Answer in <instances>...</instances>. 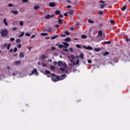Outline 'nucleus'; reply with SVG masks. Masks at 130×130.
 Segmentation results:
<instances>
[{"label": "nucleus", "instance_id": "1", "mask_svg": "<svg viewBox=\"0 0 130 130\" xmlns=\"http://www.w3.org/2000/svg\"><path fill=\"white\" fill-rule=\"evenodd\" d=\"M66 76L67 75L66 74H63L61 75V76H58L53 73H52L50 75H47V77L48 78H51L53 82H57L58 81H61L64 79H66L65 77H66Z\"/></svg>", "mask_w": 130, "mask_h": 130}, {"label": "nucleus", "instance_id": "2", "mask_svg": "<svg viewBox=\"0 0 130 130\" xmlns=\"http://www.w3.org/2000/svg\"><path fill=\"white\" fill-rule=\"evenodd\" d=\"M1 34L2 37H7L9 34V31L6 28L3 29L1 30Z\"/></svg>", "mask_w": 130, "mask_h": 130}, {"label": "nucleus", "instance_id": "3", "mask_svg": "<svg viewBox=\"0 0 130 130\" xmlns=\"http://www.w3.org/2000/svg\"><path fill=\"white\" fill-rule=\"evenodd\" d=\"M68 58L71 62H74V59H76V57L73 54H71L70 56H69Z\"/></svg>", "mask_w": 130, "mask_h": 130}, {"label": "nucleus", "instance_id": "4", "mask_svg": "<svg viewBox=\"0 0 130 130\" xmlns=\"http://www.w3.org/2000/svg\"><path fill=\"white\" fill-rule=\"evenodd\" d=\"M35 74L36 76H38V72L37 71V69H35L32 70L31 73L29 75V76H32V75Z\"/></svg>", "mask_w": 130, "mask_h": 130}, {"label": "nucleus", "instance_id": "5", "mask_svg": "<svg viewBox=\"0 0 130 130\" xmlns=\"http://www.w3.org/2000/svg\"><path fill=\"white\" fill-rule=\"evenodd\" d=\"M54 16V15H50L49 14H48L45 17V19H46V20H49L50 18H53Z\"/></svg>", "mask_w": 130, "mask_h": 130}, {"label": "nucleus", "instance_id": "6", "mask_svg": "<svg viewBox=\"0 0 130 130\" xmlns=\"http://www.w3.org/2000/svg\"><path fill=\"white\" fill-rule=\"evenodd\" d=\"M103 34V32L102 30H100L98 31V34L96 36V38H99V37H101Z\"/></svg>", "mask_w": 130, "mask_h": 130}, {"label": "nucleus", "instance_id": "7", "mask_svg": "<svg viewBox=\"0 0 130 130\" xmlns=\"http://www.w3.org/2000/svg\"><path fill=\"white\" fill-rule=\"evenodd\" d=\"M82 47L84 48L85 49H87V50H92L93 49V48L90 46H88L86 47V46H82Z\"/></svg>", "mask_w": 130, "mask_h": 130}, {"label": "nucleus", "instance_id": "8", "mask_svg": "<svg viewBox=\"0 0 130 130\" xmlns=\"http://www.w3.org/2000/svg\"><path fill=\"white\" fill-rule=\"evenodd\" d=\"M62 44H64L63 48L67 49L69 46H70V45H69V43H66V42H62Z\"/></svg>", "mask_w": 130, "mask_h": 130}, {"label": "nucleus", "instance_id": "9", "mask_svg": "<svg viewBox=\"0 0 130 130\" xmlns=\"http://www.w3.org/2000/svg\"><path fill=\"white\" fill-rule=\"evenodd\" d=\"M24 56H25V53L23 52H21L19 54V57H20V58H23Z\"/></svg>", "mask_w": 130, "mask_h": 130}, {"label": "nucleus", "instance_id": "10", "mask_svg": "<svg viewBox=\"0 0 130 130\" xmlns=\"http://www.w3.org/2000/svg\"><path fill=\"white\" fill-rule=\"evenodd\" d=\"M11 13H12L14 15H18L19 14V11L18 10H16V11H11Z\"/></svg>", "mask_w": 130, "mask_h": 130}, {"label": "nucleus", "instance_id": "11", "mask_svg": "<svg viewBox=\"0 0 130 130\" xmlns=\"http://www.w3.org/2000/svg\"><path fill=\"white\" fill-rule=\"evenodd\" d=\"M57 64H58V67H61V66H62V64H63V62H62L61 61H58Z\"/></svg>", "mask_w": 130, "mask_h": 130}, {"label": "nucleus", "instance_id": "12", "mask_svg": "<svg viewBox=\"0 0 130 130\" xmlns=\"http://www.w3.org/2000/svg\"><path fill=\"white\" fill-rule=\"evenodd\" d=\"M68 13V14H70V15H73V14H74V11L73 10H69Z\"/></svg>", "mask_w": 130, "mask_h": 130}, {"label": "nucleus", "instance_id": "13", "mask_svg": "<svg viewBox=\"0 0 130 130\" xmlns=\"http://www.w3.org/2000/svg\"><path fill=\"white\" fill-rule=\"evenodd\" d=\"M68 70L69 71V74H70V73H72V72H73V67H69L68 68Z\"/></svg>", "mask_w": 130, "mask_h": 130}, {"label": "nucleus", "instance_id": "14", "mask_svg": "<svg viewBox=\"0 0 130 130\" xmlns=\"http://www.w3.org/2000/svg\"><path fill=\"white\" fill-rule=\"evenodd\" d=\"M64 41H66V42H70V41H71V38H67L64 39Z\"/></svg>", "mask_w": 130, "mask_h": 130}, {"label": "nucleus", "instance_id": "15", "mask_svg": "<svg viewBox=\"0 0 130 130\" xmlns=\"http://www.w3.org/2000/svg\"><path fill=\"white\" fill-rule=\"evenodd\" d=\"M41 36H48V33H45V32H42L41 34Z\"/></svg>", "mask_w": 130, "mask_h": 130}, {"label": "nucleus", "instance_id": "16", "mask_svg": "<svg viewBox=\"0 0 130 130\" xmlns=\"http://www.w3.org/2000/svg\"><path fill=\"white\" fill-rule=\"evenodd\" d=\"M94 51H95V52H99V51H100V48H94Z\"/></svg>", "mask_w": 130, "mask_h": 130}, {"label": "nucleus", "instance_id": "17", "mask_svg": "<svg viewBox=\"0 0 130 130\" xmlns=\"http://www.w3.org/2000/svg\"><path fill=\"white\" fill-rule=\"evenodd\" d=\"M55 14L56 15H59L60 14V11L59 10H56L55 12Z\"/></svg>", "mask_w": 130, "mask_h": 130}, {"label": "nucleus", "instance_id": "18", "mask_svg": "<svg viewBox=\"0 0 130 130\" xmlns=\"http://www.w3.org/2000/svg\"><path fill=\"white\" fill-rule=\"evenodd\" d=\"M49 6L52 7H55V3H50Z\"/></svg>", "mask_w": 130, "mask_h": 130}, {"label": "nucleus", "instance_id": "19", "mask_svg": "<svg viewBox=\"0 0 130 130\" xmlns=\"http://www.w3.org/2000/svg\"><path fill=\"white\" fill-rule=\"evenodd\" d=\"M105 6H107L106 4H102L100 6V8L101 9H104V8H105Z\"/></svg>", "mask_w": 130, "mask_h": 130}, {"label": "nucleus", "instance_id": "20", "mask_svg": "<svg viewBox=\"0 0 130 130\" xmlns=\"http://www.w3.org/2000/svg\"><path fill=\"white\" fill-rule=\"evenodd\" d=\"M3 21H4L5 25H6V26H8V22H7L6 18L4 19Z\"/></svg>", "mask_w": 130, "mask_h": 130}, {"label": "nucleus", "instance_id": "21", "mask_svg": "<svg viewBox=\"0 0 130 130\" xmlns=\"http://www.w3.org/2000/svg\"><path fill=\"white\" fill-rule=\"evenodd\" d=\"M51 74V73L50 72V71H48V70H45V75H48Z\"/></svg>", "mask_w": 130, "mask_h": 130}, {"label": "nucleus", "instance_id": "22", "mask_svg": "<svg viewBox=\"0 0 130 130\" xmlns=\"http://www.w3.org/2000/svg\"><path fill=\"white\" fill-rule=\"evenodd\" d=\"M80 57H81V59H84V53H81Z\"/></svg>", "mask_w": 130, "mask_h": 130}, {"label": "nucleus", "instance_id": "23", "mask_svg": "<svg viewBox=\"0 0 130 130\" xmlns=\"http://www.w3.org/2000/svg\"><path fill=\"white\" fill-rule=\"evenodd\" d=\"M58 36V35H56V36L52 37L51 38V40H53V39H55L57 38Z\"/></svg>", "mask_w": 130, "mask_h": 130}, {"label": "nucleus", "instance_id": "24", "mask_svg": "<svg viewBox=\"0 0 130 130\" xmlns=\"http://www.w3.org/2000/svg\"><path fill=\"white\" fill-rule=\"evenodd\" d=\"M46 57V56H45V55L43 54L41 56V59H44V58H45Z\"/></svg>", "mask_w": 130, "mask_h": 130}, {"label": "nucleus", "instance_id": "25", "mask_svg": "<svg viewBox=\"0 0 130 130\" xmlns=\"http://www.w3.org/2000/svg\"><path fill=\"white\" fill-rule=\"evenodd\" d=\"M20 63H21V61H16L15 62V64L16 66H18V64H20Z\"/></svg>", "mask_w": 130, "mask_h": 130}, {"label": "nucleus", "instance_id": "26", "mask_svg": "<svg viewBox=\"0 0 130 130\" xmlns=\"http://www.w3.org/2000/svg\"><path fill=\"white\" fill-rule=\"evenodd\" d=\"M126 9V6H124L122 8H121V11L122 12L125 11V9Z\"/></svg>", "mask_w": 130, "mask_h": 130}, {"label": "nucleus", "instance_id": "27", "mask_svg": "<svg viewBox=\"0 0 130 130\" xmlns=\"http://www.w3.org/2000/svg\"><path fill=\"white\" fill-rule=\"evenodd\" d=\"M81 38H82V39H86V38H87V36L84 35H82L81 36Z\"/></svg>", "mask_w": 130, "mask_h": 130}, {"label": "nucleus", "instance_id": "28", "mask_svg": "<svg viewBox=\"0 0 130 130\" xmlns=\"http://www.w3.org/2000/svg\"><path fill=\"white\" fill-rule=\"evenodd\" d=\"M65 34H66V35H67V36H70V32H69V31L66 30V31H65Z\"/></svg>", "mask_w": 130, "mask_h": 130}, {"label": "nucleus", "instance_id": "29", "mask_svg": "<svg viewBox=\"0 0 130 130\" xmlns=\"http://www.w3.org/2000/svg\"><path fill=\"white\" fill-rule=\"evenodd\" d=\"M23 36H24V32H21V34L20 35L18 36V37L21 38V37H23Z\"/></svg>", "mask_w": 130, "mask_h": 130}, {"label": "nucleus", "instance_id": "30", "mask_svg": "<svg viewBox=\"0 0 130 130\" xmlns=\"http://www.w3.org/2000/svg\"><path fill=\"white\" fill-rule=\"evenodd\" d=\"M40 7L38 5L35 6L34 8V10H38L39 9Z\"/></svg>", "mask_w": 130, "mask_h": 130}, {"label": "nucleus", "instance_id": "31", "mask_svg": "<svg viewBox=\"0 0 130 130\" xmlns=\"http://www.w3.org/2000/svg\"><path fill=\"white\" fill-rule=\"evenodd\" d=\"M24 24V22H23V21H20V22H19V25H20V26H21V27L22 26H23V25Z\"/></svg>", "mask_w": 130, "mask_h": 130}, {"label": "nucleus", "instance_id": "32", "mask_svg": "<svg viewBox=\"0 0 130 130\" xmlns=\"http://www.w3.org/2000/svg\"><path fill=\"white\" fill-rule=\"evenodd\" d=\"M62 66H63L64 68H68V65H67V63L64 62H63V64Z\"/></svg>", "mask_w": 130, "mask_h": 130}, {"label": "nucleus", "instance_id": "33", "mask_svg": "<svg viewBox=\"0 0 130 130\" xmlns=\"http://www.w3.org/2000/svg\"><path fill=\"white\" fill-rule=\"evenodd\" d=\"M58 48H63V45L62 44H60L58 46Z\"/></svg>", "mask_w": 130, "mask_h": 130}, {"label": "nucleus", "instance_id": "34", "mask_svg": "<svg viewBox=\"0 0 130 130\" xmlns=\"http://www.w3.org/2000/svg\"><path fill=\"white\" fill-rule=\"evenodd\" d=\"M58 24H62V20L61 19H59L58 20Z\"/></svg>", "mask_w": 130, "mask_h": 130}, {"label": "nucleus", "instance_id": "35", "mask_svg": "<svg viewBox=\"0 0 130 130\" xmlns=\"http://www.w3.org/2000/svg\"><path fill=\"white\" fill-rule=\"evenodd\" d=\"M16 43H20V42H21V40H20L19 39H17L16 40Z\"/></svg>", "mask_w": 130, "mask_h": 130}, {"label": "nucleus", "instance_id": "36", "mask_svg": "<svg viewBox=\"0 0 130 130\" xmlns=\"http://www.w3.org/2000/svg\"><path fill=\"white\" fill-rule=\"evenodd\" d=\"M108 54H109V52H105V53H104V56H106V55H108Z\"/></svg>", "mask_w": 130, "mask_h": 130}, {"label": "nucleus", "instance_id": "37", "mask_svg": "<svg viewBox=\"0 0 130 130\" xmlns=\"http://www.w3.org/2000/svg\"><path fill=\"white\" fill-rule=\"evenodd\" d=\"M51 69L52 70V71L55 70V67L53 66H51Z\"/></svg>", "mask_w": 130, "mask_h": 130}, {"label": "nucleus", "instance_id": "38", "mask_svg": "<svg viewBox=\"0 0 130 130\" xmlns=\"http://www.w3.org/2000/svg\"><path fill=\"white\" fill-rule=\"evenodd\" d=\"M10 47H11V43H9V44L8 45V46H7V48L8 50H9V49H10Z\"/></svg>", "mask_w": 130, "mask_h": 130}, {"label": "nucleus", "instance_id": "39", "mask_svg": "<svg viewBox=\"0 0 130 130\" xmlns=\"http://www.w3.org/2000/svg\"><path fill=\"white\" fill-rule=\"evenodd\" d=\"M110 22L111 24H114L115 23V21H114V20H111Z\"/></svg>", "mask_w": 130, "mask_h": 130}, {"label": "nucleus", "instance_id": "40", "mask_svg": "<svg viewBox=\"0 0 130 130\" xmlns=\"http://www.w3.org/2000/svg\"><path fill=\"white\" fill-rule=\"evenodd\" d=\"M105 44H111V42L110 41L105 42Z\"/></svg>", "mask_w": 130, "mask_h": 130}, {"label": "nucleus", "instance_id": "41", "mask_svg": "<svg viewBox=\"0 0 130 130\" xmlns=\"http://www.w3.org/2000/svg\"><path fill=\"white\" fill-rule=\"evenodd\" d=\"M88 22L90 23L91 24H93V23H94V21H93L91 19H88Z\"/></svg>", "mask_w": 130, "mask_h": 130}, {"label": "nucleus", "instance_id": "42", "mask_svg": "<svg viewBox=\"0 0 130 130\" xmlns=\"http://www.w3.org/2000/svg\"><path fill=\"white\" fill-rule=\"evenodd\" d=\"M60 70L61 71V72H64L66 71V69L63 68H60Z\"/></svg>", "mask_w": 130, "mask_h": 130}, {"label": "nucleus", "instance_id": "43", "mask_svg": "<svg viewBox=\"0 0 130 130\" xmlns=\"http://www.w3.org/2000/svg\"><path fill=\"white\" fill-rule=\"evenodd\" d=\"M51 31H52V28L51 27L48 28V32H51Z\"/></svg>", "mask_w": 130, "mask_h": 130}, {"label": "nucleus", "instance_id": "44", "mask_svg": "<svg viewBox=\"0 0 130 130\" xmlns=\"http://www.w3.org/2000/svg\"><path fill=\"white\" fill-rule=\"evenodd\" d=\"M76 46V47H77V48H81V47H82V46H81V45L79 44H77Z\"/></svg>", "mask_w": 130, "mask_h": 130}, {"label": "nucleus", "instance_id": "45", "mask_svg": "<svg viewBox=\"0 0 130 130\" xmlns=\"http://www.w3.org/2000/svg\"><path fill=\"white\" fill-rule=\"evenodd\" d=\"M99 15H103V11H99Z\"/></svg>", "mask_w": 130, "mask_h": 130}, {"label": "nucleus", "instance_id": "46", "mask_svg": "<svg viewBox=\"0 0 130 130\" xmlns=\"http://www.w3.org/2000/svg\"><path fill=\"white\" fill-rule=\"evenodd\" d=\"M17 46L18 48H21V47H22V45H21V44H18Z\"/></svg>", "mask_w": 130, "mask_h": 130}, {"label": "nucleus", "instance_id": "47", "mask_svg": "<svg viewBox=\"0 0 130 130\" xmlns=\"http://www.w3.org/2000/svg\"><path fill=\"white\" fill-rule=\"evenodd\" d=\"M80 60H79V59H77L76 60V64H79V62Z\"/></svg>", "mask_w": 130, "mask_h": 130}, {"label": "nucleus", "instance_id": "48", "mask_svg": "<svg viewBox=\"0 0 130 130\" xmlns=\"http://www.w3.org/2000/svg\"><path fill=\"white\" fill-rule=\"evenodd\" d=\"M25 35H26V36H27V37H29L31 36V35H30V34H29V33H26V34H25Z\"/></svg>", "mask_w": 130, "mask_h": 130}, {"label": "nucleus", "instance_id": "49", "mask_svg": "<svg viewBox=\"0 0 130 130\" xmlns=\"http://www.w3.org/2000/svg\"><path fill=\"white\" fill-rule=\"evenodd\" d=\"M54 55H55V56H58V53L54 52Z\"/></svg>", "mask_w": 130, "mask_h": 130}, {"label": "nucleus", "instance_id": "50", "mask_svg": "<svg viewBox=\"0 0 130 130\" xmlns=\"http://www.w3.org/2000/svg\"><path fill=\"white\" fill-rule=\"evenodd\" d=\"M63 51H65V52H69V50L66 49H63Z\"/></svg>", "mask_w": 130, "mask_h": 130}, {"label": "nucleus", "instance_id": "51", "mask_svg": "<svg viewBox=\"0 0 130 130\" xmlns=\"http://www.w3.org/2000/svg\"><path fill=\"white\" fill-rule=\"evenodd\" d=\"M51 50H55L56 48H55V47H52L51 48Z\"/></svg>", "mask_w": 130, "mask_h": 130}, {"label": "nucleus", "instance_id": "52", "mask_svg": "<svg viewBox=\"0 0 130 130\" xmlns=\"http://www.w3.org/2000/svg\"><path fill=\"white\" fill-rule=\"evenodd\" d=\"M8 7H9V8H11L12 7H13V5L12 4H8Z\"/></svg>", "mask_w": 130, "mask_h": 130}, {"label": "nucleus", "instance_id": "53", "mask_svg": "<svg viewBox=\"0 0 130 130\" xmlns=\"http://www.w3.org/2000/svg\"><path fill=\"white\" fill-rule=\"evenodd\" d=\"M17 50H18V49L17 48V47H15L14 49V52H17Z\"/></svg>", "mask_w": 130, "mask_h": 130}, {"label": "nucleus", "instance_id": "54", "mask_svg": "<svg viewBox=\"0 0 130 130\" xmlns=\"http://www.w3.org/2000/svg\"><path fill=\"white\" fill-rule=\"evenodd\" d=\"M10 41H15V38H10Z\"/></svg>", "mask_w": 130, "mask_h": 130}, {"label": "nucleus", "instance_id": "55", "mask_svg": "<svg viewBox=\"0 0 130 130\" xmlns=\"http://www.w3.org/2000/svg\"><path fill=\"white\" fill-rule=\"evenodd\" d=\"M88 63H92V60L91 59L88 60Z\"/></svg>", "mask_w": 130, "mask_h": 130}, {"label": "nucleus", "instance_id": "56", "mask_svg": "<svg viewBox=\"0 0 130 130\" xmlns=\"http://www.w3.org/2000/svg\"><path fill=\"white\" fill-rule=\"evenodd\" d=\"M59 18H63V15L62 14H59Z\"/></svg>", "mask_w": 130, "mask_h": 130}, {"label": "nucleus", "instance_id": "57", "mask_svg": "<svg viewBox=\"0 0 130 130\" xmlns=\"http://www.w3.org/2000/svg\"><path fill=\"white\" fill-rule=\"evenodd\" d=\"M17 29H18L17 27H13L12 28L13 31H15V30H17Z\"/></svg>", "mask_w": 130, "mask_h": 130}, {"label": "nucleus", "instance_id": "58", "mask_svg": "<svg viewBox=\"0 0 130 130\" xmlns=\"http://www.w3.org/2000/svg\"><path fill=\"white\" fill-rule=\"evenodd\" d=\"M73 62V67H75V64H76V62H75V61H73V62Z\"/></svg>", "mask_w": 130, "mask_h": 130}, {"label": "nucleus", "instance_id": "59", "mask_svg": "<svg viewBox=\"0 0 130 130\" xmlns=\"http://www.w3.org/2000/svg\"><path fill=\"white\" fill-rule=\"evenodd\" d=\"M126 42H129V41H130V39L129 38H126Z\"/></svg>", "mask_w": 130, "mask_h": 130}, {"label": "nucleus", "instance_id": "60", "mask_svg": "<svg viewBox=\"0 0 130 130\" xmlns=\"http://www.w3.org/2000/svg\"><path fill=\"white\" fill-rule=\"evenodd\" d=\"M14 57H16L18 56V53H15L13 55Z\"/></svg>", "mask_w": 130, "mask_h": 130}, {"label": "nucleus", "instance_id": "61", "mask_svg": "<svg viewBox=\"0 0 130 130\" xmlns=\"http://www.w3.org/2000/svg\"><path fill=\"white\" fill-rule=\"evenodd\" d=\"M53 64H54V66H56V65L57 64V62H56V61H54V62H53Z\"/></svg>", "mask_w": 130, "mask_h": 130}, {"label": "nucleus", "instance_id": "62", "mask_svg": "<svg viewBox=\"0 0 130 130\" xmlns=\"http://www.w3.org/2000/svg\"><path fill=\"white\" fill-rule=\"evenodd\" d=\"M43 67H47V65L44 63H42Z\"/></svg>", "mask_w": 130, "mask_h": 130}, {"label": "nucleus", "instance_id": "63", "mask_svg": "<svg viewBox=\"0 0 130 130\" xmlns=\"http://www.w3.org/2000/svg\"><path fill=\"white\" fill-rule=\"evenodd\" d=\"M23 3H28V0H22Z\"/></svg>", "mask_w": 130, "mask_h": 130}, {"label": "nucleus", "instance_id": "64", "mask_svg": "<svg viewBox=\"0 0 130 130\" xmlns=\"http://www.w3.org/2000/svg\"><path fill=\"white\" fill-rule=\"evenodd\" d=\"M35 37H36L35 35H33L31 36V39H33V38H34Z\"/></svg>", "mask_w": 130, "mask_h": 130}]
</instances>
